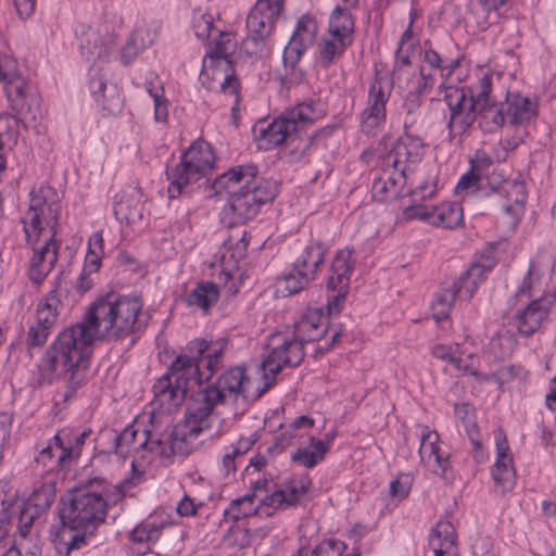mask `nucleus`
Instances as JSON below:
<instances>
[{"label":"nucleus","instance_id":"obj_9","mask_svg":"<svg viewBox=\"0 0 556 556\" xmlns=\"http://www.w3.org/2000/svg\"><path fill=\"white\" fill-rule=\"evenodd\" d=\"M285 0H257L247 17L248 36L242 48L250 56H260L274 29L276 18L283 10Z\"/></svg>","mask_w":556,"mask_h":556},{"label":"nucleus","instance_id":"obj_16","mask_svg":"<svg viewBox=\"0 0 556 556\" xmlns=\"http://www.w3.org/2000/svg\"><path fill=\"white\" fill-rule=\"evenodd\" d=\"M318 26L309 15L299 18L291 39L283 50V64L286 67L294 68L303 53L313 45L316 39Z\"/></svg>","mask_w":556,"mask_h":556},{"label":"nucleus","instance_id":"obj_48","mask_svg":"<svg viewBox=\"0 0 556 556\" xmlns=\"http://www.w3.org/2000/svg\"><path fill=\"white\" fill-rule=\"evenodd\" d=\"M255 494H245L242 497L232 500L229 507L225 509L224 517L226 521H238L240 518L252 513V503Z\"/></svg>","mask_w":556,"mask_h":556},{"label":"nucleus","instance_id":"obj_55","mask_svg":"<svg viewBox=\"0 0 556 556\" xmlns=\"http://www.w3.org/2000/svg\"><path fill=\"white\" fill-rule=\"evenodd\" d=\"M345 544L337 540H325L312 549V556H341Z\"/></svg>","mask_w":556,"mask_h":556},{"label":"nucleus","instance_id":"obj_26","mask_svg":"<svg viewBox=\"0 0 556 556\" xmlns=\"http://www.w3.org/2000/svg\"><path fill=\"white\" fill-rule=\"evenodd\" d=\"M245 383L248 379L244 375V368L240 366L232 367L219 376L216 381L210 384L213 389L220 391L222 401L237 399L239 395L247 397Z\"/></svg>","mask_w":556,"mask_h":556},{"label":"nucleus","instance_id":"obj_49","mask_svg":"<svg viewBox=\"0 0 556 556\" xmlns=\"http://www.w3.org/2000/svg\"><path fill=\"white\" fill-rule=\"evenodd\" d=\"M456 299V291L454 289H444L435 295L432 303V316L437 321L446 318L450 314L452 304Z\"/></svg>","mask_w":556,"mask_h":556},{"label":"nucleus","instance_id":"obj_13","mask_svg":"<svg viewBox=\"0 0 556 556\" xmlns=\"http://www.w3.org/2000/svg\"><path fill=\"white\" fill-rule=\"evenodd\" d=\"M425 153V143L418 134H403L383 156L382 166L403 168V174L413 172Z\"/></svg>","mask_w":556,"mask_h":556},{"label":"nucleus","instance_id":"obj_1","mask_svg":"<svg viewBox=\"0 0 556 556\" xmlns=\"http://www.w3.org/2000/svg\"><path fill=\"white\" fill-rule=\"evenodd\" d=\"M143 303L136 295L108 293L96 300L84 319L58 334L39 364L40 378L51 382L63 377L65 400L74 396L87 381L90 369L91 345L94 340L136 341V333L147 321L141 318Z\"/></svg>","mask_w":556,"mask_h":556},{"label":"nucleus","instance_id":"obj_46","mask_svg":"<svg viewBox=\"0 0 556 556\" xmlns=\"http://www.w3.org/2000/svg\"><path fill=\"white\" fill-rule=\"evenodd\" d=\"M315 278L313 276L312 270H303V269H292L283 276V278L279 281L281 286H283V290L288 295L296 293L304 288Z\"/></svg>","mask_w":556,"mask_h":556},{"label":"nucleus","instance_id":"obj_38","mask_svg":"<svg viewBox=\"0 0 556 556\" xmlns=\"http://www.w3.org/2000/svg\"><path fill=\"white\" fill-rule=\"evenodd\" d=\"M244 188L249 190L251 197L255 198L260 206L273 201L277 194L276 182L260 177L255 165L252 178L244 181Z\"/></svg>","mask_w":556,"mask_h":556},{"label":"nucleus","instance_id":"obj_34","mask_svg":"<svg viewBox=\"0 0 556 556\" xmlns=\"http://www.w3.org/2000/svg\"><path fill=\"white\" fill-rule=\"evenodd\" d=\"M354 28V18L350 10L337 5L329 17V36L351 39L353 42Z\"/></svg>","mask_w":556,"mask_h":556},{"label":"nucleus","instance_id":"obj_63","mask_svg":"<svg viewBox=\"0 0 556 556\" xmlns=\"http://www.w3.org/2000/svg\"><path fill=\"white\" fill-rule=\"evenodd\" d=\"M492 164L493 160L483 151H477L475 157L470 160V168L480 176L489 173Z\"/></svg>","mask_w":556,"mask_h":556},{"label":"nucleus","instance_id":"obj_40","mask_svg":"<svg viewBox=\"0 0 556 556\" xmlns=\"http://www.w3.org/2000/svg\"><path fill=\"white\" fill-rule=\"evenodd\" d=\"M326 252L327 248L321 240L313 241L294 262V269L312 270L315 276L317 268L324 262Z\"/></svg>","mask_w":556,"mask_h":556},{"label":"nucleus","instance_id":"obj_42","mask_svg":"<svg viewBox=\"0 0 556 556\" xmlns=\"http://www.w3.org/2000/svg\"><path fill=\"white\" fill-rule=\"evenodd\" d=\"M462 90L466 94L468 102H472L473 111L477 113V110L491 104L490 102V93L492 90V80L491 77L484 75L480 78L477 84L462 87Z\"/></svg>","mask_w":556,"mask_h":556},{"label":"nucleus","instance_id":"obj_25","mask_svg":"<svg viewBox=\"0 0 556 556\" xmlns=\"http://www.w3.org/2000/svg\"><path fill=\"white\" fill-rule=\"evenodd\" d=\"M113 212L118 220L135 223L142 218L141 194L136 189L123 190L114 195Z\"/></svg>","mask_w":556,"mask_h":556},{"label":"nucleus","instance_id":"obj_12","mask_svg":"<svg viewBox=\"0 0 556 556\" xmlns=\"http://www.w3.org/2000/svg\"><path fill=\"white\" fill-rule=\"evenodd\" d=\"M304 356V345L293 336L274 346L262 363L265 371L263 375L264 386L257 389L255 397L262 396L271 387L275 377L283 367H296Z\"/></svg>","mask_w":556,"mask_h":556},{"label":"nucleus","instance_id":"obj_45","mask_svg":"<svg viewBox=\"0 0 556 556\" xmlns=\"http://www.w3.org/2000/svg\"><path fill=\"white\" fill-rule=\"evenodd\" d=\"M478 267H469L457 281H455L448 289H454L456 295L465 300H470L478 288L479 282L483 279L478 274Z\"/></svg>","mask_w":556,"mask_h":556},{"label":"nucleus","instance_id":"obj_54","mask_svg":"<svg viewBox=\"0 0 556 556\" xmlns=\"http://www.w3.org/2000/svg\"><path fill=\"white\" fill-rule=\"evenodd\" d=\"M472 362H473V355L468 354L466 357L456 356L455 359H452V365H454L457 369L463 370V371L476 377L479 380L488 381V380L497 378L496 374L480 375L479 371L473 366Z\"/></svg>","mask_w":556,"mask_h":556},{"label":"nucleus","instance_id":"obj_35","mask_svg":"<svg viewBox=\"0 0 556 556\" xmlns=\"http://www.w3.org/2000/svg\"><path fill=\"white\" fill-rule=\"evenodd\" d=\"M457 534L454 526L447 520H439L430 531L429 549L456 548Z\"/></svg>","mask_w":556,"mask_h":556},{"label":"nucleus","instance_id":"obj_52","mask_svg":"<svg viewBox=\"0 0 556 556\" xmlns=\"http://www.w3.org/2000/svg\"><path fill=\"white\" fill-rule=\"evenodd\" d=\"M506 1L507 0H477L471 3V7L478 17H481L485 23H489L491 15H496L500 7L504 5Z\"/></svg>","mask_w":556,"mask_h":556},{"label":"nucleus","instance_id":"obj_43","mask_svg":"<svg viewBox=\"0 0 556 556\" xmlns=\"http://www.w3.org/2000/svg\"><path fill=\"white\" fill-rule=\"evenodd\" d=\"M100 41L99 34L92 29L86 31L79 39L80 53L87 61H93L92 66H97L96 61L108 54V48Z\"/></svg>","mask_w":556,"mask_h":556},{"label":"nucleus","instance_id":"obj_60","mask_svg":"<svg viewBox=\"0 0 556 556\" xmlns=\"http://www.w3.org/2000/svg\"><path fill=\"white\" fill-rule=\"evenodd\" d=\"M50 334V330L45 326H40L37 323L33 324L27 333L26 343L28 348H35L43 345Z\"/></svg>","mask_w":556,"mask_h":556},{"label":"nucleus","instance_id":"obj_58","mask_svg":"<svg viewBox=\"0 0 556 556\" xmlns=\"http://www.w3.org/2000/svg\"><path fill=\"white\" fill-rule=\"evenodd\" d=\"M213 18L208 14H200L193 17L192 28L199 39H207L213 30Z\"/></svg>","mask_w":556,"mask_h":556},{"label":"nucleus","instance_id":"obj_57","mask_svg":"<svg viewBox=\"0 0 556 556\" xmlns=\"http://www.w3.org/2000/svg\"><path fill=\"white\" fill-rule=\"evenodd\" d=\"M291 459L306 468H313L321 462L320 455H316L309 447L298 448L291 455Z\"/></svg>","mask_w":556,"mask_h":556},{"label":"nucleus","instance_id":"obj_28","mask_svg":"<svg viewBox=\"0 0 556 556\" xmlns=\"http://www.w3.org/2000/svg\"><path fill=\"white\" fill-rule=\"evenodd\" d=\"M228 206L236 216L235 223H244L253 218L260 210L255 198L251 197V193L244 188V185L241 186L239 190H230Z\"/></svg>","mask_w":556,"mask_h":556},{"label":"nucleus","instance_id":"obj_21","mask_svg":"<svg viewBox=\"0 0 556 556\" xmlns=\"http://www.w3.org/2000/svg\"><path fill=\"white\" fill-rule=\"evenodd\" d=\"M419 456L421 462L435 475L442 478L447 477L450 456L441 451L438 432L429 430L428 427H425L421 432Z\"/></svg>","mask_w":556,"mask_h":556},{"label":"nucleus","instance_id":"obj_44","mask_svg":"<svg viewBox=\"0 0 556 556\" xmlns=\"http://www.w3.org/2000/svg\"><path fill=\"white\" fill-rule=\"evenodd\" d=\"M227 345L228 340L226 338H220L215 342H208V348L204 355H202V367L207 371L206 374L204 372L205 380H210L217 369Z\"/></svg>","mask_w":556,"mask_h":556},{"label":"nucleus","instance_id":"obj_41","mask_svg":"<svg viewBox=\"0 0 556 556\" xmlns=\"http://www.w3.org/2000/svg\"><path fill=\"white\" fill-rule=\"evenodd\" d=\"M351 39L324 37L319 43V56L325 67L331 65L352 45Z\"/></svg>","mask_w":556,"mask_h":556},{"label":"nucleus","instance_id":"obj_64","mask_svg":"<svg viewBox=\"0 0 556 556\" xmlns=\"http://www.w3.org/2000/svg\"><path fill=\"white\" fill-rule=\"evenodd\" d=\"M482 179L483 178H481L480 175H477V173L470 168L459 178L456 190L464 191L475 187L476 191H481V182L483 181Z\"/></svg>","mask_w":556,"mask_h":556},{"label":"nucleus","instance_id":"obj_39","mask_svg":"<svg viewBox=\"0 0 556 556\" xmlns=\"http://www.w3.org/2000/svg\"><path fill=\"white\" fill-rule=\"evenodd\" d=\"M163 528L164 526L154 522H142L130 532L132 543L142 545V548H137L139 555L144 556L150 551V544L157 542Z\"/></svg>","mask_w":556,"mask_h":556},{"label":"nucleus","instance_id":"obj_3","mask_svg":"<svg viewBox=\"0 0 556 556\" xmlns=\"http://www.w3.org/2000/svg\"><path fill=\"white\" fill-rule=\"evenodd\" d=\"M103 482V479L94 478L68 493V500L63 503L60 510L64 527L59 532L55 543L59 554L70 556L71 552L80 549L87 545V540L94 535L98 527L104 523L108 502L102 490L96 488V484Z\"/></svg>","mask_w":556,"mask_h":556},{"label":"nucleus","instance_id":"obj_51","mask_svg":"<svg viewBox=\"0 0 556 556\" xmlns=\"http://www.w3.org/2000/svg\"><path fill=\"white\" fill-rule=\"evenodd\" d=\"M136 478H128L124 481L113 485L112 488L104 486V482L101 484H96V488L102 490L103 497L108 502V507L110 505H116L122 502L126 495V490L130 486L135 485Z\"/></svg>","mask_w":556,"mask_h":556},{"label":"nucleus","instance_id":"obj_62","mask_svg":"<svg viewBox=\"0 0 556 556\" xmlns=\"http://www.w3.org/2000/svg\"><path fill=\"white\" fill-rule=\"evenodd\" d=\"M410 478L408 476H400L390 483V495L399 500L405 498L410 491Z\"/></svg>","mask_w":556,"mask_h":556},{"label":"nucleus","instance_id":"obj_8","mask_svg":"<svg viewBox=\"0 0 556 556\" xmlns=\"http://www.w3.org/2000/svg\"><path fill=\"white\" fill-rule=\"evenodd\" d=\"M61 204L58 194L50 187H40L30 192L28 211L22 217L24 232L27 242L40 241L41 237L55 235L54 227Z\"/></svg>","mask_w":556,"mask_h":556},{"label":"nucleus","instance_id":"obj_15","mask_svg":"<svg viewBox=\"0 0 556 556\" xmlns=\"http://www.w3.org/2000/svg\"><path fill=\"white\" fill-rule=\"evenodd\" d=\"M444 101L451 112L447 128L450 136L463 134L469 129L477 119L472 102L468 99L462 88L448 86L444 88Z\"/></svg>","mask_w":556,"mask_h":556},{"label":"nucleus","instance_id":"obj_5","mask_svg":"<svg viewBox=\"0 0 556 556\" xmlns=\"http://www.w3.org/2000/svg\"><path fill=\"white\" fill-rule=\"evenodd\" d=\"M208 348V341L195 339L188 343V354L178 355L172 363L167 374L163 375L153 386V393L160 405L179 406L187 394L191 379L200 386L205 380L202 371V355Z\"/></svg>","mask_w":556,"mask_h":556},{"label":"nucleus","instance_id":"obj_33","mask_svg":"<svg viewBox=\"0 0 556 556\" xmlns=\"http://www.w3.org/2000/svg\"><path fill=\"white\" fill-rule=\"evenodd\" d=\"M219 291L217 286L211 281H200L187 294L186 302L190 306H197L207 312L218 300Z\"/></svg>","mask_w":556,"mask_h":556},{"label":"nucleus","instance_id":"obj_4","mask_svg":"<svg viewBox=\"0 0 556 556\" xmlns=\"http://www.w3.org/2000/svg\"><path fill=\"white\" fill-rule=\"evenodd\" d=\"M0 83L15 116L0 115V141L16 142L21 122L25 128L36 129L42 118L39 100L31 85L20 74L16 61L0 56Z\"/></svg>","mask_w":556,"mask_h":556},{"label":"nucleus","instance_id":"obj_29","mask_svg":"<svg viewBox=\"0 0 556 556\" xmlns=\"http://www.w3.org/2000/svg\"><path fill=\"white\" fill-rule=\"evenodd\" d=\"M253 170V164L232 167L215 179L213 189L216 193L225 191L230 197V190H239L244 185V181L252 178Z\"/></svg>","mask_w":556,"mask_h":556},{"label":"nucleus","instance_id":"obj_18","mask_svg":"<svg viewBox=\"0 0 556 556\" xmlns=\"http://www.w3.org/2000/svg\"><path fill=\"white\" fill-rule=\"evenodd\" d=\"M27 243L34 250L28 276L33 282L39 283L47 277L56 263L60 245L54 239V233L41 237L40 241Z\"/></svg>","mask_w":556,"mask_h":556},{"label":"nucleus","instance_id":"obj_30","mask_svg":"<svg viewBox=\"0 0 556 556\" xmlns=\"http://www.w3.org/2000/svg\"><path fill=\"white\" fill-rule=\"evenodd\" d=\"M62 306V292L54 288L38 304L36 309V321L40 326H45L49 330L55 325L60 307Z\"/></svg>","mask_w":556,"mask_h":556},{"label":"nucleus","instance_id":"obj_23","mask_svg":"<svg viewBox=\"0 0 556 556\" xmlns=\"http://www.w3.org/2000/svg\"><path fill=\"white\" fill-rule=\"evenodd\" d=\"M481 178H483V181L481 182V191H484L485 194L497 193L504 198H510V191H516L514 203H525L527 195L526 188L522 182L505 179L502 172L496 169H492V172L484 174Z\"/></svg>","mask_w":556,"mask_h":556},{"label":"nucleus","instance_id":"obj_10","mask_svg":"<svg viewBox=\"0 0 556 556\" xmlns=\"http://www.w3.org/2000/svg\"><path fill=\"white\" fill-rule=\"evenodd\" d=\"M433 189L420 186L410 193L413 204L404 208L403 214L407 219L419 218L429 224L444 228H455L463 222V208L457 203H442L439 206H428L418 203L433 194Z\"/></svg>","mask_w":556,"mask_h":556},{"label":"nucleus","instance_id":"obj_53","mask_svg":"<svg viewBox=\"0 0 556 556\" xmlns=\"http://www.w3.org/2000/svg\"><path fill=\"white\" fill-rule=\"evenodd\" d=\"M10 506L5 504V494L0 492V552L4 551L10 544L9 525H10Z\"/></svg>","mask_w":556,"mask_h":556},{"label":"nucleus","instance_id":"obj_31","mask_svg":"<svg viewBox=\"0 0 556 556\" xmlns=\"http://www.w3.org/2000/svg\"><path fill=\"white\" fill-rule=\"evenodd\" d=\"M479 127L484 132L497 131L507 121L505 103L492 102L477 110Z\"/></svg>","mask_w":556,"mask_h":556},{"label":"nucleus","instance_id":"obj_36","mask_svg":"<svg viewBox=\"0 0 556 556\" xmlns=\"http://www.w3.org/2000/svg\"><path fill=\"white\" fill-rule=\"evenodd\" d=\"M5 504L10 506V523L17 514V530L20 535L25 539L37 517V509L33 504L22 502H11L5 497Z\"/></svg>","mask_w":556,"mask_h":556},{"label":"nucleus","instance_id":"obj_11","mask_svg":"<svg viewBox=\"0 0 556 556\" xmlns=\"http://www.w3.org/2000/svg\"><path fill=\"white\" fill-rule=\"evenodd\" d=\"M203 430L204 426L186 420L185 425H177L173 428L166 437V442L162 439H154L150 431H143L141 446H149L150 452L165 457L170 455L186 456L198 447L200 444L198 438Z\"/></svg>","mask_w":556,"mask_h":556},{"label":"nucleus","instance_id":"obj_59","mask_svg":"<svg viewBox=\"0 0 556 556\" xmlns=\"http://www.w3.org/2000/svg\"><path fill=\"white\" fill-rule=\"evenodd\" d=\"M309 480L303 478L299 481L291 480L286 488L287 505H291L298 501V498L305 494L308 489Z\"/></svg>","mask_w":556,"mask_h":556},{"label":"nucleus","instance_id":"obj_27","mask_svg":"<svg viewBox=\"0 0 556 556\" xmlns=\"http://www.w3.org/2000/svg\"><path fill=\"white\" fill-rule=\"evenodd\" d=\"M63 442H66L65 438L62 434H55L49 440L48 445L39 452L35 460L47 468L48 471L59 470L68 466L70 462L67 454L64 452Z\"/></svg>","mask_w":556,"mask_h":556},{"label":"nucleus","instance_id":"obj_24","mask_svg":"<svg viewBox=\"0 0 556 556\" xmlns=\"http://www.w3.org/2000/svg\"><path fill=\"white\" fill-rule=\"evenodd\" d=\"M382 173L374 178L371 186V194L376 201L386 202L387 200L396 197L401 188L406 182V176L403 174V168L396 169L394 167L382 166Z\"/></svg>","mask_w":556,"mask_h":556},{"label":"nucleus","instance_id":"obj_50","mask_svg":"<svg viewBox=\"0 0 556 556\" xmlns=\"http://www.w3.org/2000/svg\"><path fill=\"white\" fill-rule=\"evenodd\" d=\"M147 91L154 102V118L156 122H164L168 115L167 100L164 97V89L160 81L155 85L153 81L147 83Z\"/></svg>","mask_w":556,"mask_h":556},{"label":"nucleus","instance_id":"obj_19","mask_svg":"<svg viewBox=\"0 0 556 556\" xmlns=\"http://www.w3.org/2000/svg\"><path fill=\"white\" fill-rule=\"evenodd\" d=\"M496 462L492 468V478L501 493L510 491L516 481L513 456L508 453L509 445L505 433L498 430L495 435Z\"/></svg>","mask_w":556,"mask_h":556},{"label":"nucleus","instance_id":"obj_6","mask_svg":"<svg viewBox=\"0 0 556 556\" xmlns=\"http://www.w3.org/2000/svg\"><path fill=\"white\" fill-rule=\"evenodd\" d=\"M215 161L211 146L205 141H194L182 152L179 163L167 170L168 197H179L186 188L198 182L213 168Z\"/></svg>","mask_w":556,"mask_h":556},{"label":"nucleus","instance_id":"obj_14","mask_svg":"<svg viewBox=\"0 0 556 556\" xmlns=\"http://www.w3.org/2000/svg\"><path fill=\"white\" fill-rule=\"evenodd\" d=\"M555 302L556 295L554 294H544L530 301L521 302L522 307L517 309L513 317L517 332L526 338L534 334L547 318Z\"/></svg>","mask_w":556,"mask_h":556},{"label":"nucleus","instance_id":"obj_47","mask_svg":"<svg viewBox=\"0 0 556 556\" xmlns=\"http://www.w3.org/2000/svg\"><path fill=\"white\" fill-rule=\"evenodd\" d=\"M56 434H62L65 438L66 442H63L62 445L64 447L65 454H67V459L71 463L72 460L79 457L81 446L84 445L86 438L90 434V430L74 432L68 429H63L59 431Z\"/></svg>","mask_w":556,"mask_h":556},{"label":"nucleus","instance_id":"obj_2","mask_svg":"<svg viewBox=\"0 0 556 556\" xmlns=\"http://www.w3.org/2000/svg\"><path fill=\"white\" fill-rule=\"evenodd\" d=\"M353 267L352 251H338L332 260L327 281V290L330 292L327 303L328 315H324L321 308H308L293 326L292 336L304 346L316 343L313 351L315 358L328 353L341 341L344 327L338 323H330L328 318L332 314L338 315L342 308Z\"/></svg>","mask_w":556,"mask_h":556},{"label":"nucleus","instance_id":"obj_20","mask_svg":"<svg viewBox=\"0 0 556 556\" xmlns=\"http://www.w3.org/2000/svg\"><path fill=\"white\" fill-rule=\"evenodd\" d=\"M89 89L94 100L102 106V110L115 114L123 106L118 87L115 84H108L105 75L99 66H91L89 71Z\"/></svg>","mask_w":556,"mask_h":556},{"label":"nucleus","instance_id":"obj_61","mask_svg":"<svg viewBox=\"0 0 556 556\" xmlns=\"http://www.w3.org/2000/svg\"><path fill=\"white\" fill-rule=\"evenodd\" d=\"M496 264V258L494 256V249L486 248L482 251L480 257L472 263L470 267H478L477 271L483 278L484 274L490 271Z\"/></svg>","mask_w":556,"mask_h":556},{"label":"nucleus","instance_id":"obj_17","mask_svg":"<svg viewBox=\"0 0 556 556\" xmlns=\"http://www.w3.org/2000/svg\"><path fill=\"white\" fill-rule=\"evenodd\" d=\"M390 92L386 91L381 83L374 81L370 85L366 108L359 115L362 131L367 136H375L387 119L386 104Z\"/></svg>","mask_w":556,"mask_h":556},{"label":"nucleus","instance_id":"obj_37","mask_svg":"<svg viewBox=\"0 0 556 556\" xmlns=\"http://www.w3.org/2000/svg\"><path fill=\"white\" fill-rule=\"evenodd\" d=\"M148 431L143 429L140 433L132 425L124 428L121 433L114 438V452L123 457L127 456L131 451H139L141 448L149 450V446H141L143 441L142 432Z\"/></svg>","mask_w":556,"mask_h":556},{"label":"nucleus","instance_id":"obj_7","mask_svg":"<svg viewBox=\"0 0 556 556\" xmlns=\"http://www.w3.org/2000/svg\"><path fill=\"white\" fill-rule=\"evenodd\" d=\"M317 117L313 103H300L282 113L266 126L254 127L255 138L260 147L266 150L295 140L302 127L312 124Z\"/></svg>","mask_w":556,"mask_h":556},{"label":"nucleus","instance_id":"obj_32","mask_svg":"<svg viewBox=\"0 0 556 556\" xmlns=\"http://www.w3.org/2000/svg\"><path fill=\"white\" fill-rule=\"evenodd\" d=\"M507 123L509 125H520L529 123L536 116V104L530 98L516 96L513 101L505 103Z\"/></svg>","mask_w":556,"mask_h":556},{"label":"nucleus","instance_id":"obj_22","mask_svg":"<svg viewBox=\"0 0 556 556\" xmlns=\"http://www.w3.org/2000/svg\"><path fill=\"white\" fill-rule=\"evenodd\" d=\"M219 403H224L220 391L213 389L211 386L199 390L187 406L186 420L194 425H202L204 429L208 428L207 418Z\"/></svg>","mask_w":556,"mask_h":556},{"label":"nucleus","instance_id":"obj_56","mask_svg":"<svg viewBox=\"0 0 556 556\" xmlns=\"http://www.w3.org/2000/svg\"><path fill=\"white\" fill-rule=\"evenodd\" d=\"M534 277H533V264L531 263L528 273L523 277L521 285L518 287L515 293V299L519 302L530 301L533 299Z\"/></svg>","mask_w":556,"mask_h":556}]
</instances>
